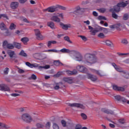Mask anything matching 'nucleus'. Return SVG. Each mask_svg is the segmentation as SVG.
<instances>
[{"label":"nucleus","mask_w":129,"mask_h":129,"mask_svg":"<svg viewBox=\"0 0 129 129\" xmlns=\"http://www.w3.org/2000/svg\"><path fill=\"white\" fill-rule=\"evenodd\" d=\"M98 38H101V39H104V38L105 37V35H104V34H103V33H100L98 35Z\"/></svg>","instance_id":"a19ab883"},{"label":"nucleus","mask_w":129,"mask_h":129,"mask_svg":"<svg viewBox=\"0 0 129 129\" xmlns=\"http://www.w3.org/2000/svg\"><path fill=\"white\" fill-rule=\"evenodd\" d=\"M110 12H111V13H118L119 12H120V7L117 4V5L114 6L113 8L110 9Z\"/></svg>","instance_id":"9b49d317"},{"label":"nucleus","mask_w":129,"mask_h":129,"mask_svg":"<svg viewBox=\"0 0 129 129\" xmlns=\"http://www.w3.org/2000/svg\"><path fill=\"white\" fill-rule=\"evenodd\" d=\"M68 105L69 106H71V107H78L80 108H84V106H83V105L77 103H69Z\"/></svg>","instance_id":"423d86ee"},{"label":"nucleus","mask_w":129,"mask_h":129,"mask_svg":"<svg viewBox=\"0 0 129 129\" xmlns=\"http://www.w3.org/2000/svg\"><path fill=\"white\" fill-rule=\"evenodd\" d=\"M28 0H19V2L20 4H25Z\"/></svg>","instance_id":"338daca9"},{"label":"nucleus","mask_w":129,"mask_h":129,"mask_svg":"<svg viewBox=\"0 0 129 129\" xmlns=\"http://www.w3.org/2000/svg\"><path fill=\"white\" fill-rule=\"evenodd\" d=\"M129 18V14L127 13H125L123 16V20L124 21H127Z\"/></svg>","instance_id":"c9c22d12"},{"label":"nucleus","mask_w":129,"mask_h":129,"mask_svg":"<svg viewBox=\"0 0 129 129\" xmlns=\"http://www.w3.org/2000/svg\"><path fill=\"white\" fill-rule=\"evenodd\" d=\"M88 77L89 79H91L92 81H96L97 80V77L94 76L93 75L88 74Z\"/></svg>","instance_id":"393cba45"},{"label":"nucleus","mask_w":129,"mask_h":129,"mask_svg":"<svg viewBox=\"0 0 129 129\" xmlns=\"http://www.w3.org/2000/svg\"><path fill=\"white\" fill-rule=\"evenodd\" d=\"M57 11V8L55 6L48 7L47 9L44 10V12H48V13H54Z\"/></svg>","instance_id":"6e6552de"},{"label":"nucleus","mask_w":129,"mask_h":129,"mask_svg":"<svg viewBox=\"0 0 129 129\" xmlns=\"http://www.w3.org/2000/svg\"><path fill=\"white\" fill-rule=\"evenodd\" d=\"M9 71H10V69H9V68H6L4 71V73L6 75L9 74Z\"/></svg>","instance_id":"603ef678"},{"label":"nucleus","mask_w":129,"mask_h":129,"mask_svg":"<svg viewBox=\"0 0 129 129\" xmlns=\"http://www.w3.org/2000/svg\"><path fill=\"white\" fill-rule=\"evenodd\" d=\"M0 90L1 91H8V92L11 91L10 88L5 84H0Z\"/></svg>","instance_id":"0eeeda50"},{"label":"nucleus","mask_w":129,"mask_h":129,"mask_svg":"<svg viewBox=\"0 0 129 129\" xmlns=\"http://www.w3.org/2000/svg\"><path fill=\"white\" fill-rule=\"evenodd\" d=\"M34 32L37 39H39V40L42 39L43 36H42V34H41V31H40L39 29H35Z\"/></svg>","instance_id":"f8f14e48"},{"label":"nucleus","mask_w":129,"mask_h":129,"mask_svg":"<svg viewBox=\"0 0 129 129\" xmlns=\"http://www.w3.org/2000/svg\"><path fill=\"white\" fill-rule=\"evenodd\" d=\"M57 17H59V18H60V19H61V20H63V19H64V15L63 14V13H57Z\"/></svg>","instance_id":"3c124183"},{"label":"nucleus","mask_w":129,"mask_h":129,"mask_svg":"<svg viewBox=\"0 0 129 129\" xmlns=\"http://www.w3.org/2000/svg\"><path fill=\"white\" fill-rule=\"evenodd\" d=\"M50 20L51 21H53V22H55L56 23H60V22H61V20H60V18L58 17L57 15L52 16Z\"/></svg>","instance_id":"a211bd4d"},{"label":"nucleus","mask_w":129,"mask_h":129,"mask_svg":"<svg viewBox=\"0 0 129 129\" xmlns=\"http://www.w3.org/2000/svg\"><path fill=\"white\" fill-rule=\"evenodd\" d=\"M60 27L61 28V29H62L63 30H68V29H69V28H71V25L70 24H64L62 23H60Z\"/></svg>","instance_id":"2eb2a0df"},{"label":"nucleus","mask_w":129,"mask_h":129,"mask_svg":"<svg viewBox=\"0 0 129 129\" xmlns=\"http://www.w3.org/2000/svg\"><path fill=\"white\" fill-rule=\"evenodd\" d=\"M84 11V9H82L80 8V6H77L76 7V10L74 11L75 14L76 13H81V12H83Z\"/></svg>","instance_id":"bb28decb"},{"label":"nucleus","mask_w":129,"mask_h":129,"mask_svg":"<svg viewBox=\"0 0 129 129\" xmlns=\"http://www.w3.org/2000/svg\"><path fill=\"white\" fill-rule=\"evenodd\" d=\"M13 45L15 48H17V49H21V43L14 42H13Z\"/></svg>","instance_id":"f704fd0d"},{"label":"nucleus","mask_w":129,"mask_h":129,"mask_svg":"<svg viewBox=\"0 0 129 129\" xmlns=\"http://www.w3.org/2000/svg\"><path fill=\"white\" fill-rule=\"evenodd\" d=\"M10 127L9 125H6L4 123L0 122V128L8 129V128H10Z\"/></svg>","instance_id":"c85d7f7f"},{"label":"nucleus","mask_w":129,"mask_h":129,"mask_svg":"<svg viewBox=\"0 0 129 129\" xmlns=\"http://www.w3.org/2000/svg\"><path fill=\"white\" fill-rule=\"evenodd\" d=\"M21 118L24 121L26 122H31L32 121L33 119L30 114L28 113H24L22 114Z\"/></svg>","instance_id":"20e7f679"},{"label":"nucleus","mask_w":129,"mask_h":129,"mask_svg":"<svg viewBox=\"0 0 129 129\" xmlns=\"http://www.w3.org/2000/svg\"><path fill=\"white\" fill-rule=\"evenodd\" d=\"M61 123L62 126H63V127H66V126H67V122H66V121L65 120H62L61 121Z\"/></svg>","instance_id":"864d4df0"},{"label":"nucleus","mask_w":129,"mask_h":129,"mask_svg":"<svg viewBox=\"0 0 129 129\" xmlns=\"http://www.w3.org/2000/svg\"><path fill=\"white\" fill-rule=\"evenodd\" d=\"M8 54L10 56L11 59H13V58H17V56H15V51H12V50L8 51Z\"/></svg>","instance_id":"5701e85b"},{"label":"nucleus","mask_w":129,"mask_h":129,"mask_svg":"<svg viewBox=\"0 0 129 129\" xmlns=\"http://www.w3.org/2000/svg\"><path fill=\"white\" fill-rule=\"evenodd\" d=\"M50 68V66L49 65H46L44 66H38V69L39 70H43V69H49Z\"/></svg>","instance_id":"473e14b6"},{"label":"nucleus","mask_w":129,"mask_h":129,"mask_svg":"<svg viewBox=\"0 0 129 129\" xmlns=\"http://www.w3.org/2000/svg\"><path fill=\"white\" fill-rule=\"evenodd\" d=\"M119 123H121L122 124H123V123H125V120L124 119H120L118 120Z\"/></svg>","instance_id":"13d9d810"},{"label":"nucleus","mask_w":129,"mask_h":129,"mask_svg":"<svg viewBox=\"0 0 129 129\" xmlns=\"http://www.w3.org/2000/svg\"><path fill=\"white\" fill-rule=\"evenodd\" d=\"M81 115L84 119H86L87 118V116H86V114L84 113H82Z\"/></svg>","instance_id":"bf43d9fd"},{"label":"nucleus","mask_w":129,"mask_h":129,"mask_svg":"<svg viewBox=\"0 0 129 129\" xmlns=\"http://www.w3.org/2000/svg\"><path fill=\"white\" fill-rule=\"evenodd\" d=\"M114 98L116 99V100H118V101H122V102H126V101H127L126 99L120 95H116L114 96Z\"/></svg>","instance_id":"9d476101"},{"label":"nucleus","mask_w":129,"mask_h":129,"mask_svg":"<svg viewBox=\"0 0 129 129\" xmlns=\"http://www.w3.org/2000/svg\"><path fill=\"white\" fill-rule=\"evenodd\" d=\"M20 55L21 56H23V57H27V53H26L24 50H22L20 52Z\"/></svg>","instance_id":"37998d69"},{"label":"nucleus","mask_w":129,"mask_h":129,"mask_svg":"<svg viewBox=\"0 0 129 129\" xmlns=\"http://www.w3.org/2000/svg\"><path fill=\"white\" fill-rule=\"evenodd\" d=\"M51 121H53L52 127L53 129H59L58 123H60V119L58 117H52L50 118Z\"/></svg>","instance_id":"7ed1b4c3"},{"label":"nucleus","mask_w":129,"mask_h":129,"mask_svg":"<svg viewBox=\"0 0 129 129\" xmlns=\"http://www.w3.org/2000/svg\"><path fill=\"white\" fill-rule=\"evenodd\" d=\"M11 96H13V97H17V96H20V94L17 93H13L11 94Z\"/></svg>","instance_id":"052dcab7"},{"label":"nucleus","mask_w":129,"mask_h":129,"mask_svg":"<svg viewBox=\"0 0 129 129\" xmlns=\"http://www.w3.org/2000/svg\"><path fill=\"white\" fill-rule=\"evenodd\" d=\"M45 52H54V53H58L59 50H57L56 49H49L46 50Z\"/></svg>","instance_id":"8fccbe9b"},{"label":"nucleus","mask_w":129,"mask_h":129,"mask_svg":"<svg viewBox=\"0 0 129 129\" xmlns=\"http://www.w3.org/2000/svg\"><path fill=\"white\" fill-rule=\"evenodd\" d=\"M91 71L93 72V73H95L96 74H97L98 75H99V76H103V73L100 72L99 71H96L94 69H92Z\"/></svg>","instance_id":"c756f323"},{"label":"nucleus","mask_w":129,"mask_h":129,"mask_svg":"<svg viewBox=\"0 0 129 129\" xmlns=\"http://www.w3.org/2000/svg\"><path fill=\"white\" fill-rule=\"evenodd\" d=\"M60 88V87H59V83H57L56 85L54 86V89L58 90Z\"/></svg>","instance_id":"69168bd1"},{"label":"nucleus","mask_w":129,"mask_h":129,"mask_svg":"<svg viewBox=\"0 0 129 129\" xmlns=\"http://www.w3.org/2000/svg\"><path fill=\"white\" fill-rule=\"evenodd\" d=\"M66 73L68 75H75V74H77V71L76 70H75L73 71H67Z\"/></svg>","instance_id":"a878e982"},{"label":"nucleus","mask_w":129,"mask_h":129,"mask_svg":"<svg viewBox=\"0 0 129 129\" xmlns=\"http://www.w3.org/2000/svg\"><path fill=\"white\" fill-rule=\"evenodd\" d=\"M59 52H61V53H69L70 55H72V54H74L75 53V51L74 50H70L68 49L67 48H62L59 50Z\"/></svg>","instance_id":"1a4fd4ad"},{"label":"nucleus","mask_w":129,"mask_h":129,"mask_svg":"<svg viewBox=\"0 0 129 129\" xmlns=\"http://www.w3.org/2000/svg\"><path fill=\"white\" fill-rule=\"evenodd\" d=\"M18 73H20V74H23V73H25V71L22 69H19L18 70Z\"/></svg>","instance_id":"680f3d73"},{"label":"nucleus","mask_w":129,"mask_h":129,"mask_svg":"<svg viewBox=\"0 0 129 129\" xmlns=\"http://www.w3.org/2000/svg\"><path fill=\"white\" fill-rule=\"evenodd\" d=\"M16 24L12 23L10 26V30H15V29H16Z\"/></svg>","instance_id":"c03bdc74"},{"label":"nucleus","mask_w":129,"mask_h":129,"mask_svg":"<svg viewBox=\"0 0 129 129\" xmlns=\"http://www.w3.org/2000/svg\"><path fill=\"white\" fill-rule=\"evenodd\" d=\"M2 18L4 19V20H9V17L6 14H1Z\"/></svg>","instance_id":"09e8293b"},{"label":"nucleus","mask_w":129,"mask_h":129,"mask_svg":"<svg viewBox=\"0 0 129 129\" xmlns=\"http://www.w3.org/2000/svg\"><path fill=\"white\" fill-rule=\"evenodd\" d=\"M3 47L4 48H7V49H14L15 48V46L14 44L9 43L8 41L5 40L3 43Z\"/></svg>","instance_id":"39448f33"},{"label":"nucleus","mask_w":129,"mask_h":129,"mask_svg":"<svg viewBox=\"0 0 129 129\" xmlns=\"http://www.w3.org/2000/svg\"><path fill=\"white\" fill-rule=\"evenodd\" d=\"M98 20H99L100 21H101V20H104V21H106V18H105L104 16H99L98 17Z\"/></svg>","instance_id":"a18cd8bd"},{"label":"nucleus","mask_w":129,"mask_h":129,"mask_svg":"<svg viewBox=\"0 0 129 129\" xmlns=\"http://www.w3.org/2000/svg\"><path fill=\"white\" fill-rule=\"evenodd\" d=\"M121 28H122V25L121 24L117 23L115 24V29H116V30H118V31H120Z\"/></svg>","instance_id":"7c9ffc66"},{"label":"nucleus","mask_w":129,"mask_h":129,"mask_svg":"<svg viewBox=\"0 0 129 129\" xmlns=\"http://www.w3.org/2000/svg\"><path fill=\"white\" fill-rule=\"evenodd\" d=\"M63 81H64V82H67L70 84L74 83V80L73 78H63Z\"/></svg>","instance_id":"f3484780"},{"label":"nucleus","mask_w":129,"mask_h":129,"mask_svg":"<svg viewBox=\"0 0 129 129\" xmlns=\"http://www.w3.org/2000/svg\"><path fill=\"white\" fill-rule=\"evenodd\" d=\"M54 64L55 66H62V65H63V64L61 63V62H60L59 60L55 61Z\"/></svg>","instance_id":"ea45409f"},{"label":"nucleus","mask_w":129,"mask_h":129,"mask_svg":"<svg viewBox=\"0 0 129 129\" xmlns=\"http://www.w3.org/2000/svg\"><path fill=\"white\" fill-rule=\"evenodd\" d=\"M129 2L128 1H125V2H120L118 3L117 5H118V6L120 8H124L128 5Z\"/></svg>","instance_id":"dca6fc26"},{"label":"nucleus","mask_w":129,"mask_h":129,"mask_svg":"<svg viewBox=\"0 0 129 129\" xmlns=\"http://www.w3.org/2000/svg\"><path fill=\"white\" fill-rule=\"evenodd\" d=\"M70 56L74 60H75V61H79V62L83 61L85 64L87 65H92V64L96 63L98 61L97 57L90 53H87L85 54L84 60L83 57H82L81 54L76 51H75L74 54H70Z\"/></svg>","instance_id":"f257e3e1"},{"label":"nucleus","mask_w":129,"mask_h":129,"mask_svg":"<svg viewBox=\"0 0 129 129\" xmlns=\"http://www.w3.org/2000/svg\"><path fill=\"white\" fill-rule=\"evenodd\" d=\"M18 7H19V2H12L11 4V8L13 10H15V9H17Z\"/></svg>","instance_id":"4be33fe9"},{"label":"nucleus","mask_w":129,"mask_h":129,"mask_svg":"<svg viewBox=\"0 0 129 129\" xmlns=\"http://www.w3.org/2000/svg\"><path fill=\"white\" fill-rule=\"evenodd\" d=\"M79 37L83 40V41H87V38L85 36L79 35Z\"/></svg>","instance_id":"6e6d98bb"},{"label":"nucleus","mask_w":129,"mask_h":129,"mask_svg":"<svg viewBox=\"0 0 129 129\" xmlns=\"http://www.w3.org/2000/svg\"><path fill=\"white\" fill-rule=\"evenodd\" d=\"M113 89H114V90H116L117 91H124V88L118 86L116 85H113Z\"/></svg>","instance_id":"4468645a"},{"label":"nucleus","mask_w":129,"mask_h":129,"mask_svg":"<svg viewBox=\"0 0 129 129\" xmlns=\"http://www.w3.org/2000/svg\"><path fill=\"white\" fill-rule=\"evenodd\" d=\"M77 69L80 72H86V71H87V69H86V68L81 66H78L77 67Z\"/></svg>","instance_id":"aec40b11"},{"label":"nucleus","mask_w":129,"mask_h":129,"mask_svg":"<svg viewBox=\"0 0 129 129\" xmlns=\"http://www.w3.org/2000/svg\"><path fill=\"white\" fill-rule=\"evenodd\" d=\"M56 43H57V41L55 40L49 41L47 42V47L51 48V45H52V44H56Z\"/></svg>","instance_id":"72a5a7b5"},{"label":"nucleus","mask_w":129,"mask_h":129,"mask_svg":"<svg viewBox=\"0 0 129 129\" xmlns=\"http://www.w3.org/2000/svg\"><path fill=\"white\" fill-rule=\"evenodd\" d=\"M63 39L65 41H67V42H69V43H70V44H72V41L70 40V38H69V36H65Z\"/></svg>","instance_id":"58836bf2"},{"label":"nucleus","mask_w":129,"mask_h":129,"mask_svg":"<svg viewBox=\"0 0 129 129\" xmlns=\"http://www.w3.org/2000/svg\"><path fill=\"white\" fill-rule=\"evenodd\" d=\"M112 66L114 68L116 71H117L118 72H121L122 73V69L121 68L115 64V63L113 62L111 63Z\"/></svg>","instance_id":"ddd939ff"},{"label":"nucleus","mask_w":129,"mask_h":129,"mask_svg":"<svg viewBox=\"0 0 129 129\" xmlns=\"http://www.w3.org/2000/svg\"><path fill=\"white\" fill-rule=\"evenodd\" d=\"M121 43L122 44H124V45H126L128 42H127V40L126 39H123L121 40Z\"/></svg>","instance_id":"4d7b16f0"},{"label":"nucleus","mask_w":129,"mask_h":129,"mask_svg":"<svg viewBox=\"0 0 129 129\" xmlns=\"http://www.w3.org/2000/svg\"><path fill=\"white\" fill-rule=\"evenodd\" d=\"M4 31H5V33H4L5 36L10 35V32H9V29H8V28H7L6 30H5Z\"/></svg>","instance_id":"5fc2aeb1"},{"label":"nucleus","mask_w":129,"mask_h":129,"mask_svg":"<svg viewBox=\"0 0 129 129\" xmlns=\"http://www.w3.org/2000/svg\"><path fill=\"white\" fill-rule=\"evenodd\" d=\"M75 129H81V125H80L79 124L76 125V126L75 127Z\"/></svg>","instance_id":"774afa93"},{"label":"nucleus","mask_w":129,"mask_h":129,"mask_svg":"<svg viewBox=\"0 0 129 129\" xmlns=\"http://www.w3.org/2000/svg\"><path fill=\"white\" fill-rule=\"evenodd\" d=\"M29 41V39L27 37H24L21 39V42H23V43L25 44H27V42Z\"/></svg>","instance_id":"e433bc0d"},{"label":"nucleus","mask_w":129,"mask_h":129,"mask_svg":"<svg viewBox=\"0 0 129 129\" xmlns=\"http://www.w3.org/2000/svg\"><path fill=\"white\" fill-rule=\"evenodd\" d=\"M47 26L51 28V29H56V27H55V24L53 22H49L47 23Z\"/></svg>","instance_id":"cd10ccee"},{"label":"nucleus","mask_w":129,"mask_h":129,"mask_svg":"<svg viewBox=\"0 0 129 129\" xmlns=\"http://www.w3.org/2000/svg\"><path fill=\"white\" fill-rule=\"evenodd\" d=\"M99 12H100V13H102V14L105 13V12H106V9L105 8H100L99 9H98Z\"/></svg>","instance_id":"de8ad7c7"},{"label":"nucleus","mask_w":129,"mask_h":129,"mask_svg":"<svg viewBox=\"0 0 129 129\" xmlns=\"http://www.w3.org/2000/svg\"><path fill=\"white\" fill-rule=\"evenodd\" d=\"M102 111H103V112H104L105 113H107V114H113V111L110 110H108L106 108H102Z\"/></svg>","instance_id":"b1692460"},{"label":"nucleus","mask_w":129,"mask_h":129,"mask_svg":"<svg viewBox=\"0 0 129 129\" xmlns=\"http://www.w3.org/2000/svg\"><path fill=\"white\" fill-rule=\"evenodd\" d=\"M31 78L33 80H36V79H37V76L35 74H33L31 75Z\"/></svg>","instance_id":"0e129e2a"},{"label":"nucleus","mask_w":129,"mask_h":129,"mask_svg":"<svg viewBox=\"0 0 129 129\" xmlns=\"http://www.w3.org/2000/svg\"><path fill=\"white\" fill-rule=\"evenodd\" d=\"M26 66L30 67V68H34V67H38V63H31L29 62H26L25 63Z\"/></svg>","instance_id":"412c9836"},{"label":"nucleus","mask_w":129,"mask_h":129,"mask_svg":"<svg viewBox=\"0 0 129 129\" xmlns=\"http://www.w3.org/2000/svg\"><path fill=\"white\" fill-rule=\"evenodd\" d=\"M36 127H37V128H41L42 127H44V124L41 123H38L36 124Z\"/></svg>","instance_id":"79ce46f5"},{"label":"nucleus","mask_w":129,"mask_h":129,"mask_svg":"<svg viewBox=\"0 0 129 129\" xmlns=\"http://www.w3.org/2000/svg\"><path fill=\"white\" fill-rule=\"evenodd\" d=\"M121 76L126 79H129V72L126 71H123L121 74Z\"/></svg>","instance_id":"6ab92c4d"},{"label":"nucleus","mask_w":129,"mask_h":129,"mask_svg":"<svg viewBox=\"0 0 129 129\" xmlns=\"http://www.w3.org/2000/svg\"><path fill=\"white\" fill-rule=\"evenodd\" d=\"M90 33H91V34L93 36H95L96 33H98V32H103L105 34H107L108 30L107 28L101 27H98L97 28L95 29H93L92 30H90Z\"/></svg>","instance_id":"f03ea898"},{"label":"nucleus","mask_w":129,"mask_h":129,"mask_svg":"<svg viewBox=\"0 0 129 129\" xmlns=\"http://www.w3.org/2000/svg\"><path fill=\"white\" fill-rule=\"evenodd\" d=\"M0 29L2 31H5V30H7V26L4 23H1L0 24Z\"/></svg>","instance_id":"2f4dec72"},{"label":"nucleus","mask_w":129,"mask_h":129,"mask_svg":"<svg viewBox=\"0 0 129 129\" xmlns=\"http://www.w3.org/2000/svg\"><path fill=\"white\" fill-rule=\"evenodd\" d=\"M51 127V122H47L45 124V129H50Z\"/></svg>","instance_id":"4c0bfd02"},{"label":"nucleus","mask_w":129,"mask_h":129,"mask_svg":"<svg viewBox=\"0 0 129 129\" xmlns=\"http://www.w3.org/2000/svg\"><path fill=\"white\" fill-rule=\"evenodd\" d=\"M112 18H113L114 19H117V18L118 17L117 16V15H116V14H115V13H113L112 14Z\"/></svg>","instance_id":"e2e57ef3"},{"label":"nucleus","mask_w":129,"mask_h":129,"mask_svg":"<svg viewBox=\"0 0 129 129\" xmlns=\"http://www.w3.org/2000/svg\"><path fill=\"white\" fill-rule=\"evenodd\" d=\"M105 44L107 46H109L110 47L112 45V42L109 40H106L105 41Z\"/></svg>","instance_id":"49530a36"}]
</instances>
